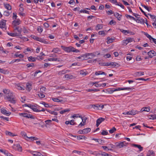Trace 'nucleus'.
Segmentation results:
<instances>
[{"label": "nucleus", "mask_w": 156, "mask_h": 156, "mask_svg": "<svg viewBox=\"0 0 156 156\" xmlns=\"http://www.w3.org/2000/svg\"><path fill=\"white\" fill-rule=\"evenodd\" d=\"M70 122V124L71 125H75L76 124V122H74V120L73 119H72L71 120Z\"/></svg>", "instance_id": "obj_57"}, {"label": "nucleus", "mask_w": 156, "mask_h": 156, "mask_svg": "<svg viewBox=\"0 0 156 156\" xmlns=\"http://www.w3.org/2000/svg\"><path fill=\"white\" fill-rule=\"evenodd\" d=\"M73 153H77V154H81V153H82L83 152H82L81 151H76V150H74L73 151V152H72Z\"/></svg>", "instance_id": "obj_59"}, {"label": "nucleus", "mask_w": 156, "mask_h": 156, "mask_svg": "<svg viewBox=\"0 0 156 156\" xmlns=\"http://www.w3.org/2000/svg\"><path fill=\"white\" fill-rule=\"evenodd\" d=\"M91 84H93V85L94 84H95L94 86H95L96 87H101V86L99 84H98V83H97V82H95V83H94V82H92L91 83Z\"/></svg>", "instance_id": "obj_56"}, {"label": "nucleus", "mask_w": 156, "mask_h": 156, "mask_svg": "<svg viewBox=\"0 0 156 156\" xmlns=\"http://www.w3.org/2000/svg\"><path fill=\"white\" fill-rule=\"evenodd\" d=\"M132 146L135 147L139 149V152L142 151L143 149V147L141 146L139 144H133Z\"/></svg>", "instance_id": "obj_9"}, {"label": "nucleus", "mask_w": 156, "mask_h": 156, "mask_svg": "<svg viewBox=\"0 0 156 156\" xmlns=\"http://www.w3.org/2000/svg\"><path fill=\"white\" fill-rule=\"evenodd\" d=\"M107 40V42L108 44H109L110 43H112L113 42V40H114V39L113 38H110L109 37H108L106 38Z\"/></svg>", "instance_id": "obj_17"}, {"label": "nucleus", "mask_w": 156, "mask_h": 156, "mask_svg": "<svg viewBox=\"0 0 156 156\" xmlns=\"http://www.w3.org/2000/svg\"><path fill=\"white\" fill-rule=\"evenodd\" d=\"M97 61V59H94L90 60L88 61V63H93L94 62H96Z\"/></svg>", "instance_id": "obj_58"}, {"label": "nucleus", "mask_w": 156, "mask_h": 156, "mask_svg": "<svg viewBox=\"0 0 156 156\" xmlns=\"http://www.w3.org/2000/svg\"><path fill=\"white\" fill-rule=\"evenodd\" d=\"M3 91L4 93L6 94H8V93L9 92V90H8L7 89H3Z\"/></svg>", "instance_id": "obj_61"}, {"label": "nucleus", "mask_w": 156, "mask_h": 156, "mask_svg": "<svg viewBox=\"0 0 156 156\" xmlns=\"http://www.w3.org/2000/svg\"><path fill=\"white\" fill-rule=\"evenodd\" d=\"M43 93L40 92V94H38L39 97L41 98H43L45 97V95L43 94Z\"/></svg>", "instance_id": "obj_51"}, {"label": "nucleus", "mask_w": 156, "mask_h": 156, "mask_svg": "<svg viewBox=\"0 0 156 156\" xmlns=\"http://www.w3.org/2000/svg\"><path fill=\"white\" fill-rule=\"evenodd\" d=\"M8 99L9 101L13 104L16 103V98L15 97V96L11 98H10V99Z\"/></svg>", "instance_id": "obj_14"}, {"label": "nucleus", "mask_w": 156, "mask_h": 156, "mask_svg": "<svg viewBox=\"0 0 156 156\" xmlns=\"http://www.w3.org/2000/svg\"><path fill=\"white\" fill-rule=\"evenodd\" d=\"M132 88H131L130 87H126L125 88H118L117 89L118 90H129L130 89H131Z\"/></svg>", "instance_id": "obj_32"}, {"label": "nucleus", "mask_w": 156, "mask_h": 156, "mask_svg": "<svg viewBox=\"0 0 156 156\" xmlns=\"http://www.w3.org/2000/svg\"><path fill=\"white\" fill-rule=\"evenodd\" d=\"M13 148L15 150H17L20 152H21L22 151V147L19 144H14L13 146Z\"/></svg>", "instance_id": "obj_3"}, {"label": "nucleus", "mask_w": 156, "mask_h": 156, "mask_svg": "<svg viewBox=\"0 0 156 156\" xmlns=\"http://www.w3.org/2000/svg\"><path fill=\"white\" fill-rule=\"evenodd\" d=\"M20 21L18 19L17 20H14L13 21V23H14L15 24L19 25L20 24Z\"/></svg>", "instance_id": "obj_42"}, {"label": "nucleus", "mask_w": 156, "mask_h": 156, "mask_svg": "<svg viewBox=\"0 0 156 156\" xmlns=\"http://www.w3.org/2000/svg\"><path fill=\"white\" fill-rule=\"evenodd\" d=\"M16 30H17L18 33H17V34H18L17 36H19L21 35V34L22 32V29L21 28H20L19 27H16V28L14 30V32H16Z\"/></svg>", "instance_id": "obj_7"}, {"label": "nucleus", "mask_w": 156, "mask_h": 156, "mask_svg": "<svg viewBox=\"0 0 156 156\" xmlns=\"http://www.w3.org/2000/svg\"><path fill=\"white\" fill-rule=\"evenodd\" d=\"M65 77L66 78L69 79H72L73 78V75L69 74L65 75Z\"/></svg>", "instance_id": "obj_29"}, {"label": "nucleus", "mask_w": 156, "mask_h": 156, "mask_svg": "<svg viewBox=\"0 0 156 156\" xmlns=\"http://www.w3.org/2000/svg\"><path fill=\"white\" fill-rule=\"evenodd\" d=\"M24 105L25 106H27L29 107L34 112H36V111H38V109L35 108V106L34 105H33L30 104H25Z\"/></svg>", "instance_id": "obj_4"}, {"label": "nucleus", "mask_w": 156, "mask_h": 156, "mask_svg": "<svg viewBox=\"0 0 156 156\" xmlns=\"http://www.w3.org/2000/svg\"><path fill=\"white\" fill-rule=\"evenodd\" d=\"M19 115H20L23 116L24 117H26L27 118L28 117V114L27 113H20Z\"/></svg>", "instance_id": "obj_25"}, {"label": "nucleus", "mask_w": 156, "mask_h": 156, "mask_svg": "<svg viewBox=\"0 0 156 156\" xmlns=\"http://www.w3.org/2000/svg\"><path fill=\"white\" fill-rule=\"evenodd\" d=\"M115 5L120 6V7H121L122 9L124 8V6L122 4H121L120 3H118L117 2V3H116L115 4Z\"/></svg>", "instance_id": "obj_55"}, {"label": "nucleus", "mask_w": 156, "mask_h": 156, "mask_svg": "<svg viewBox=\"0 0 156 156\" xmlns=\"http://www.w3.org/2000/svg\"><path fill=\"white\" fill-rule=\"evenodd\" d=\"M10 14V12H9L8 11H5L4 12V15L6 16H9Z\"/></svg>", "instance_id": "obj_48"}, {"label": "nucleus", "mask_w": 156, "mask_h": 156, "mask_svg": "<svg viewBox=\"0 0 156 156\" xmlns=\"http://www.w3.org/2000/svg\"><path fill=\"white\" fill-rule=\"evenodd\" d=\"M5 134L6 135H9L12 136H16L15 134L7 131H6Z\"/></svg>", "instance_id": "obj_27"}, {"label": "nucleus", "mask_w": 156, "mask_h": 156, "mask_svg": "<svg viewBox=\"0 0 156 156\" xmlns=\"http://www.w3.org/2000/svg\"><path fill=\"white\" fill-rule=\"evenodd\" d=\"M31 37L32 38L34 39L37 41H38V40L39 39V37H38L37 36H35L34 35H31Z\"/></svg>", "instance_id": "obj_53"}, {"label": "nucleus", "mask_w": 156, "mask_h": 156, "mask_svg": "<svg viewBox=\"0 0 156 156\" xmlns=\"http://www.w3.org/2000/svg\"><path fill=\"white\" fill-rule=\"evenodd\" d=\"M82 120V122H83L84 123H85V122H86V120L87 119V118L83 116V117H82V118H80Z\"/></svg>", "instance_id": "obj_41"}, {"label": "nucleus", "mask_w": 156, "mask_h": 156, "mask_svg": "<svg viewBox=\"0 0 156 156\" xmlns=\"http://www.w3.org/2000/svg\"><path fill=\"white\" fill-rule=\"evenodd\" d=\"M6 20L2 19L0 22V28L2 29L5 28Z\"/></svg>", "instance_id": "obj_8"}, {"label": "nucleus", "mask_w": 156, "mask_h": 156, "mask_svg": "<svg viewBox=\"0 0 156 156\" xmlns=\"http://www.w3.org/2000/svg\"><path fill=\"white\" fill-rule=\"evenodd\" d=\"M88 53H87L83 55V59H82V60L90 58L89 57V55H88Z\"/></svg>", "instance_id": "obj_18"}, {"label": "nucleus", "mask_w": 156, "mask_h": 156, "mask_svg": "<svg viewBox=\"0 0 156 156\" xmlns=\"http://www.w3.org/2000/svg\"><path fill=\"white\" fill-rule=\"evenodd\" d=\"M14 56L16 57H19L20 58H23L24 57V55L21 54H20V55L15 54L14 55Z\"/></svg>", "instance_id": "obj_47"}, {"label": "nucleus", "mask_w": 156, "mask_h": 156, "mask_svg": "<svg viewBox=\"0 0 156 156\" xmlns=\"http://www.w3.org/2000/svg\"><path fill=\"white\" fill-rule=\"evenodd\" d=\"M84 134L90 132L91 130V129L89 128H87L84 129H83Z\"/></svg>", "instance_id": "obj_22"}, {"label": "nucleus", "mask_w": 156, "mask_h": 156, "mask_svg": "<svg viewBox=\"0 0 156 156\" xmlns=\"http://www.w3.org/2000/svg\"><path fill=\"white\" fill-rule=\"evenodd\" d=\"M95 155L96 156H109V154L104 152H102L101 153L96 152Z\"/></svg>", "instance_id": "obj_11"}, {"label": "nucleus", "mask_w": 156, "mask_h": 156, "mask_svg": "<svg viewBox=\"0 0 156 156\" xmlns=\"http://www.w3.org/2000/svg\"><path fill=\"white\" fill-rule=\"evenodd\" d=\"M36 58L33 57L32 56H31L28 58V60L30 62H34L36 61Z\"/></svg>", "instance_id": "obj_21"}, {"label": "nucleus", "mask_w": 156, "mask_h": 156, "mask_svg": "<svg viewBox=\"0 0 156 156\" xmlns=\"http://www.w3.org/2000/svg\"><path fill=\"white\" fill-rule=\"evenodd\" d=\"M7 94L8 95L6 97L8 99H10V98L15 96L13 95V94L11 92H9Z\"/></svg>", "instance_id": "obj_24"}, {"label": "nucleus", "mask_w": 156, "mask_h": 156, "mask_svg": "<svg viewBox=\"0 0 156 156\" xmlns=\"http://www.w3.org/2000/svg\"><path fill=\"white\" fill-rule=\"evenodd\" d=\"M1 112L3 114L6 115L7 116H9L11 114V112H7V111L4 108H2L1 109Z\"/></svg>", "instance_id": "obj_12"}, {"label": "nucleus", "mask_w": 156, "mask_h": 156, "mask_svg": "<svg viewBox=\"0 0 156 156\" xmlns=\"http://www.w3.org/2000/svg\"><path fill=\"white\" fill-rule=\"evenodd\" d=\"M139 113V112H138V111L132 109L130 111H129L126 112H124L123 114L124 115H133L138 114Z\"/></svg>", "instance_id": "obj_2"}, {"label": "nucleus", "mask_w": 156, "mask_h": 156, "mask_svg": "<svg viewBox=\"0 0 156 156\" xmlns=\"http://www.w3.org/2000/svg\"><path fill=\"white\" fill-rule=\"evenodd\" d=\"M105 119L102 118L100 117L96 121V126L97 127H98L99 125L102 122L105 121Z\"/></svg>", "instance_id": "obj_6"}, {"label": "nucleus", "mask_w": 156, "mask_h": 156, "mask_svg": "<svg viewBox=\"0 0 156 156\" xmlns=\"http://www.w3.org/2000/svg\"><path fill=\"white\" fill-rule=\"evenodd\" d=\"M46 88L45 87H42L40 88V91L41 93H44L45 91Z\"/></svg>", "instance_id": "obj_50"}, {"label": "nucleus", "mask_w": 156, "mask_h": 156, "mask_svg": "<svg viewBox=\"0 0 156 156\" xmlns=\"http://www.w3.org/2000/svg\"><path fill=\"white\" fill-rule=\"evenodd\" d=\"M103 65L105 66H110V62H108L105 63H103Z\"/></svg>", "instance_id": "obj_60"}, {"label": "nucleus", "mask_w": 156, "mask_h": 156, "mask_svg": "<svg viewBox=\"0 0 156 156\" xmlns=\"http://www.w3.org/2000/svg\"><path fill=\"white\" fill-rule=\"evenodd\" d=\"M69 72V71L68 70H66L65 69L60 71L58 72V74L59 75H62V74H64Z\"/></svg>", "instance_id": "obj_15"}, {"label": "nucleus", "mask_w": 156, "mask_h": 156, "mask_svg": "<svg viewBox=\"0 0 156 156\" xmlns=\"http://www.w3.org/2000/svg\"><path fill=\"white\" fill-rule=\"evenodd\" d=\"M78 117L80 118H82V116L78 114H74L72 116V117L74 119H75V118H77Z\"/></svg>", "instance_id": "obj_36"}, {"label": "nucleus", "mask_w": 156, "mask_h": 156, "mask_svg": "<svg viewBox=\"0 0 156 156\" xmlns=\"http://www.w3.org/2000/svg\"><path fill=\"white\" fill-rule=\"evenodd\" d=\"M58 60V58H49L48 60L50 61H56Z\"/></svg>", "instance_id": "obj_45"}, {"label": "nucleus", "mask_w": 156, "mask_h": 156, "mask_svg": "<svg viewBox=\"0 0 156 156\" xmlns=\"http://www.w3.org/2000/svg\"><path fill=\"white\" fill-rule=\"evenodd\" d=\"M37 29L38 32L40 33H41L43 31L42 28L40 26H39L37 27Z\"/></svg>", "instance_id": "obj_54"}, {"label": "nucleus", "mask_w": 156, "mask_h": 156, "mask_svg": "<svg viewBox=\"0 0 156 156\" xmlns=\"http://www.w3.org/2000/svg\"><path fill=\"white\" fill-rule=\"evenodd\" d=\"M144 72H143L140 71V72H136L135 73V74L136 75H139V76H140L142 75H144Z\"/></svg>", "instance_id": "obj_30"}, {"label": "nucleus", "mask_w": 156, "mask_h": 156, "mask_svg": "<svg viewBox=\"0 0 156 156\" xmlns=\"http://www.w3.org/2000/svg\"><path fill=\"white\" fill-rule=\"evenodd\" d=\"M53 101H54L57 102H62L63 101L62 100L59 99L57 98H53L52 99Z\"/></svg>", "instance_id": "obj_37"}, {"label": "nucleus", "mask_w": 156, "mask_h": 156, "mask_svg": "<svg viewBox=\"0 0 156 156\" xmlns=\"http://www.w3.org/2000/svg\"><path fill=\"white\" fill-rule=\"evenodd\" d=\"M141 32L144 34L147 38L149 39L150 41L151 40V39H152L153 37H151V35L148 34L147 33L144 32L143 31H142Z\"/></svg>", "instance_id": "obj_16"}, {"label": "nucleus", "mask_w": 156, "mask_h": 156, "mask_svg": "<svg viewBox=\"0 0 156 156\" xmlns=\"http://www.w3.org/2000/svg\"><path fill=\"white\" fill-rule=\"evenodd\" d=\"M144 20L143 19H136V21L138 23H143V24H144Z\"/></svg>", "instance_id": "obj_28"}, {"label": "nucleus", "mask_w": 156, "mask_h": 156, "mask_svg": "<svg viewBox=\"0 0 156 156\" xmlns=\"http://www.w3.org/2000/svg\"><path fill=\"white\" fill-rule=\"evenodd\" d=\"M113 67H119L120 66V65L118 63L110 62V66Z\"/></svg>", "instance_id": "obj_13"}, {"label": "nucleus", "mask_w": 156, "mask_h": 156, "mask_svg": "<svg viewBox=\"0 0 156 156\" xmlns=\"http://www.w3.org/2000/svg\"><path fill=\"white\" fill-rule=\"evenodd\" d=\"M118 29L119 30H120V31L123 33L125 34H126V33H127V34H129L130 33V31L129 30H125L123 29H120L119 28Z\"/></svg>", "instance_id": "obj_23"}, {"label": "nucleus", "mask_w": 156, "mask_h": 156, "mask_svg": "<svg viewBox=\"0 0 156 156\" xmlns=\"http://www.w3.org/2000/svg\"><path fill=\"white\" fill-rule=\"evenodd\" d=\"M23 85H20L19 84H17L16 85L17 87V88L19 90H24V89H23Z\"/></svg>", "instance_id": "obj_33"}, {"label": "nucleus", "mask_w": 156, "mask_h": 156, "mask_svg": "<svg viewBox=\"0 0 156 156\" xmlns=\"http://www.w3.org/2000/svg\"><path fill=\"white\" fill-rule=\"evenodd\" d=\"M5 7L8 10H11V6L8 4H4Z\"/></svg>", "instance_id": "obj_20"}, {"label": "nucleus", "mask_w": 156, "mask_h": 156, "mask_svg": "<svg viewBox=\"0 0 156 156\" xmlns=\"http://www.w3.org/2000/svg\"><path fill=\"white\" fill-rule=\"evenodd\" d=\"M38 41H40L41 42L44 43V44H47V42L45 40L39 37V39L38 40Z\"/></svg>", "instance_id": "obj_31"}, {"label": "nucleus", "mask_w": 156, "mask_h": 156, "mask_svg": "<svg viewBox=\"0 0 156 156\" xmlns=\"http://www.w3.org/2000/svg\"><path fill=\"white\" fill-rule=\"evenodd\" d=\"M129 42H128V41L127 39H126V40H124L122 41V44L123 45H127Z\"/></svg>", "instance_id": "obj_52"}, {"label": "nucleus", "mask_w": 156, "mask_h": 156, "mask_svg": "<svg viewBox=\"0 0 156 156\" xmlns=\"http://www.w3.org/2000/svg\"><path fill=\"white\" fill-rule=\"evenodd\" d=\"M31 89V85H30L29 84L27 83L26 85V89L29 91H30Z\"/></svg>", "instance_id": "obj_34"}, {"label": "nucleus", "mask_w": 156, "mask_h": 156, "mask_svg": "<svg viewBox=\"0 0 156 156\" xmlns=\"http://www.w3.org/2000/svg\"><path fill=\"white\" fill-rule=\"evenodd\" d=\"M80 13L83 12L87 13L88 14H90L89 12L88 11L84 9H81V10L80 11Z\"/></svg>", "instance_id": "obj_43"}, {"label": "nucleus", "mask_w": 156, "mask_h": 156, "mask_svg": "<svg viewBox=\"0 0 156 156\" xmlns=\"http://www.w3.org/2000/svg\"><path fill=\"white\" fill-rule=\"evenodd\" d=\"M116 130V129L115 127H113L111 129L109 130V132L110 133H112Z\"/></svg>", "instance_id": "obj_39"}, {"label": "nucleus", "mask_w": 156, "mask_h": 156, "mask_svg": "<svg viewBox=\"0 0 156 156\" xmlns=\"http://www.w3.org/2000/svg\"><path fill=\"white\" fill-rule=\"evenodd\" d=\"M101 134L103 135H106L108 134V133L106 131L103 130L101 133Z\"/></svg>", "instance_id": "obj_46"}, {"label": "nucleus", "mask_w": 156, "mask_h": 156, "mask_svg": "<svg viewBox=\"0 0 156 156\" xmlns=\"http://www.w3.org/2000/svg\"><path fill=\"white\" fill-rule=\"evenodd\" d=\"M126 145V143L124 142L121 143L116 142L115 143V146L119 148H121Z\"/></svg>", "instance_id": "obj_5"}, {"label": "nucleus", "mask_w": 156, "mask_h": 156, "mask_svg": "<svg viewBox=\"0 0 156 156\" xmlns=\"http://www.w3.org/2000/svg\"><path fill=\"white\" fill-rule=\"evenodd\" d=\"M103 27V25L101 24H98L97 25L95 29L96 30H99L101 29Z\"/></svg>", "instance_id": "obj_19"}, {"label": "nucleus", "mask_w": 156, "mask_h": 156, "mask_svg": "<svg viewBox=\"0 0 156 156\" xmlns=\"http://www.w3.org/2000/svg\"><path fill=\"white\" fill-rule=\"evenodd\" d=\"M127 39L128 42L129 43L131 42L132 41H134L133 38H132L131 37H128L127 38Z\"/></svg>", "instance_id": "obj_63"}, {"label": "nucleus", "mask_w": 156, "mask_h": 156, "mask_svg": "<svg viewBox=\"0 0 156 156\" xmlns=\"http://www.w3.org/2000/svg\"><path fill=\"white\" fill-rule=\"evenodd\" d=\"M80 72V74L83 76H85L87 74V73L85 72H84L83 70H81Z\"/></svg>", "instance_id": "obj_64"}, {"label": "nucleus", "mask_w": 156, "mask_h": 156, "mask_svg": "<svg viewBox=\"0 0 156 156\" xmlns=\"http://www.w3.org/2000/svg\"><path fill=\"white\" fill-rule=\"evenodd\" d=\"M47 111L51 114H53L55 115H58V113L54 111H51L50 110H48Z\"/></svg>", "instance_id": "obj_38"}, {"label": "nucleus", "mask_w": 156, "mask_h": 156, "mask_svg": "<svg viewBox=\"0 0 156 156\" xmlns=\"http://www.w3.org/2000/svg\"><path fill=\"white\" fill-rule=\"evenodd\" d=\"M7 34L9 35L12 37H16L17 36V35H18V34H17L16 32H14V33H10L7 32Z\"/></svg>", "instance_id": "obj_26"}, {"label": "nucleus", "mask_w": 156, "mask_h": 156, "mask_svg": "<svg viewBox=\"0 0 156 156\" xmlns=\"http://www.w3.org/2000/svg\"><path fill=\"white\" fill-rule=\"evenodd\" d=\"M38 152L37 151H30V153H31V154H32L34 156H37Z\"/></svg>", "instance_id": "obj_40"}, {"label": "nucleus", "mask_w": 156, "mask_h": 156, "mask_svg": "<svg viewBox=\"0 0 156 156\" xmlns=\"http://www.w3.org/2000/svg\"><path fill=\"white\" fill-rule=\"evenodd\" d=\"M97 106H98V108H99V110H101L104 107V106L103 105L98 104Z\"/></svg>", "instance_id": "obj_62"}, {"label": "nucleus", "mask_w": 156, "mask_h": 156, "mask_svg": "<svg viewBox=\"0 0 156 156\" xmlns=\"http://www.w3.org/2000/svg\"><path fill=\"white\" fill-rule=\"evenodd\" d=\"M151 117L149 118L150 119H156V114H154L153 115H150Z\"/></svg>", "instance_id": "obj_44"}, {"label": "nucleus", "mask_w": 156, "mask_h": 156, "mask_svg": "<svg viewBox=\"0 0 156 156\" xmlns=\"http://www.w3.org/2000/svg\"><path fill=\"white\" fill-rule=\"evenodd\" d=\"M86 138V137L84 136H77V139L79 140H80L83 139H84V140H85Z\"/></svg>", "instance_id": "obj_35"}, {"label": "nucleus", "mask_w": 156, "mask_h": 156, "mask_svg": "<svg viewBox=\"0 0 156 156\" xmlns=\"http://www.w3.org/2000/svg\"><path fill=\"white\" fill-rule=\"evenodd\" d=\"M147 54L150 58H151L153 56L156 55V53L154 51L151 50L148 52Z\"/></svg>", "instance_id": "obj_10"}, {"label": "nucleus", "mask_w": 156, "mask_h": 156, "mask_svg": "<svg viewBox=\"0 0 156 156\" xmlns=\"http://www.w3.org/2000/svg\"><path fill=\"white\" fill-rule=\"evenodd\" d=\"M61 47L62 49L65 51L67 52H70L71 51L77 53L80 52V51L78 49H76L75 48L72 47H66L62 46Z\"/></svg>", "instance_id": "obj_1"}, {"label": "nucleus", "mask_w": 156, "mask_h": 156, "mask_svg": "<svg viewBox=\"0 0 156 156\" xmlns=\"http://www.w3.org/2000/svg\"><path fill=\"white\" fill-rule=\"evenodd\" d=\"M59 49L58 48H53L52 51H51L52 52H54L55 53H57L58 51H59Z\"/></svg>", "instance_id": "obj_49"}]
</instances>
